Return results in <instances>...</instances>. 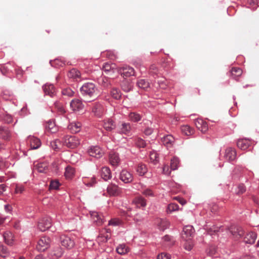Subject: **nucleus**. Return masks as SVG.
I'll list each match as a JSON object with an SVG mask.
<instances>
[{
    "instance_id": "f257e3e1",
    "label": "nucleus",
    "mask_w": 259,
    "mask_h": 259,
    "mask_svg": "<svg viewBox=\"0 0 259 259\" xmlns=\"http://www.w3.org/2000/svg\"><path fill=\"white\" fill-rule=\"evenodd\" d=\"M80 92L83 97L89 102L96 99L98 96V91L93 83H84L80 88Z\"/></svg>"
},
{
    "instance_id": "f03ea898",
    "label": "nucleus",
    "mask_w": 259,
    "mask_h": 259,
    "mask_svg": "<svg viewBox=\"0 0 259 259\" xmlns=\"http://www.w3.org/2000/svg\"><path fill=\"white\" fill-rule=\"evenodd\" d=\"M64 145L70 148H75L80 144L79 138L74 136H66L64 138Z\"/></svg>"
},
{
    "instance_id": "7ed1b4c3",
    "label": "nucleus",
    "mask_w": 259,
    "mask_h": 259,
    "mask_svg": "<svg viewBox=\"0 0 259 259\" xmlns=\"http://www.w3.org/2000/svg\"><path fill=\"white\" fill-rule=\"evenodd\" d=\"M51 240L49 237H42L38 241L36 249L38 251L42 252L47 249L50 245Z\"/></svg>"
},
{
    "instance_id": "20e7f679",
    "label": "nucleus",
    "mask_w": 259,
    "mask_h": 259,
    "mask_svg": "<svg viewBox=\"0 0 259 259\" xmlns=\"http://www.w3.org/2000/svg\"><path fill=\"white\" fill-rule=\"evenodd\" d=\"M52 225V221L51 218L49 217L43 218L39 220L38 222V229L42 231H45L49 229Z\"/></svg>"
},
{
    "instance_id": "39448f33",
    "label": "nucleus",
    "mask_w": 259,
    "mask_h": 259,
    "mask_svg": "<svg viewBox=\"0 0 259 259\" xmlns=\"http://www.w3.org/2000/svg\"><path fill=\"white\" fill-rule=\"evenodd\" d=\"M60 241L62 245L68 249L72 248L75 245L73 240L71 239L69 237L65 235L61 236Z\"/></svg>"
},
{
    "instance_id": "423d86ee",
    "label": "nucleus",
    "mask_w": 259,
    "mask_h": 259,
    "mask_svg": "<svg viewBox=\"0 0 259 259\" xmlns=\"http://www.w3.org/2000/svg\"><path fill=\"white\" fill-rule=\"evenodd\" d=\"M230 231L234 239L236 240L242 237L244 233L242 228L238 226H231Z\"/></svg>"
},
{
    "instance_id": "0eeeda50",
    "label": "nucleus",
    "mask_w": 259,
    "mask_h": 259,
    "mask_svg": "<svg viewBox=\"0 0 259 259\" xmlns=\"http://www.w3.org/2000/svg\"><path fill=\"white\" fill-rule=\"evenodd\" d=\"M196 127L202 133H206L208 130L207 123L201 118H197L194 121Z\"/></svg>"
},
{
    "instance_id": "6e6552de",
    "label": "nucleus",
    "mask_w": 259,
    "mask_h": 259,
    "mask_svg": "<svg viewBox=\"0 0 259 259\" xmlns=\"http://www.w3.org/2000/svg\"><path fill=\"white\" fill-rule=\"evenodd\" d=\"M194 233V229L192 226H186L183 228L182 234L183 239L191 238Z\"/></svg>"
},
{
    "instance_id": "1a4fd4ad",
    "label": "nucleus",
    "mask_w": 259,
    "mask_h": 259,
    "mask_svg": "<svg viewBox=\"0 0 259 259\" xmlns=\"http://www.w3.org/2000/svg\"><path fill=\"white\" fill-rule=\"evenodd\" d=\"M88 153L91 156L100 158L102 156L103 152L98 146H93L88 150Z\"/></svg>"
},
{
    "instance_id": "9d476101",
    "label": "nucleus",
    "mask_w": 259,
    "mask_h": 259,
    "mask_svg": "<svg viewBox=\"0 0 259 259\" xmlns=\"http://www.w3.org/2000/svg\"><path fill=\"white\" fill-rule=\"evenodd\" d=\"M175 141L174 137L171 135H167L161 138V142L167 148L172 147Z\"/></svg>"
},
{
    "instance_id": "9b49d317",
    "label": "nucleus",
    "mask_w": 259,
    "mask_h": 259,
    "mask_svg": "<svg viewBox=\"0 0 259 259\" xmlns=\"http://www.w3.org/2000/svg\"><path fill=\"white\" fill-rule=\"evenodd\" d=\"M120 180L125 183H131L133 180L132 174L126 170H122L120 175Z\"/></svg>"
},
{
    "instance_id": "f8f14e48",
    "label": "nucleus",
    "mask_w": 259,
    "mask_h": 259,
    "mask_svg": "<svg viewBox=\"0 0 259 259\" xmlns=\"http://www.w3.org/2000/svg\"><path fill=\"white\" fill-rule=\"evenodd\" d=\"M257 234L253 232L247 233L243 237V242L246 244H251L254 243Z\"/></svg>"
},
{
    "instance_id": "ddd939ff",
    "label": "nucleus",
    "mask_w": 259,
    "mask_h": 259,
    "mask_svg": "<svg viewBox=\"0 0 259 259\" xmlns=\"http://www.w3.org/2000/svg\"><path fill=\"white\" fill-rule=\"evenodd\" d=\"M27 141L30 144L31 149H36L41 145L40 140L36 137L29 136L28 138Z\"/></svg>"
},
{
    "instance_id": "4468645a",
    "label": "nucleus",
    "mask_w": 259,
    "mask_h": 259,
    "mask_svg": "<svg viewBox=\"0 0 259 259\" xmlns=\"http://www.w3.org/2000/svg\"><path fill=\"white\" fill-rule=\"evenodd\" d=\"M120 72L124 77H126L134 75L135 74L134 68L128 66H124L121 68Z\"/></svg>"
},
{
    "instance_id": "2eb2a0df",
    "label": "nucleus",
    "mask_w": 259,
    "mask_h": 259,
    "mask_svg": "<svg viewBox=\"0 0 259 259\" xmlns=\"http://www.w3.org/2000/svg\"><path fill=\"white\" fill-rule=\"evenodd\" d=\"M103 126L105 130L111 131L116 127V124L112 119L108 118L103 120Z\"/></svg>"
},
{
    "instance_id": "dca6fc26",
    "label": "nucleus",
    "mask_w": 259,
    "mask_h": 259,
    "mask_svg": "<svg viewBox=\"0 0 259 259\" xmlns=\"http://www.w3.org/2000/svg\"><path fill=\"white\" fill-rule=\"evenodd\" d=\"M92 112L97 117H101L104 113V108L100 103H96L92 108Z\"/></svg>"
},
{
    "instance_id": "f3484780",
    "label": "nucleus",
    "mask_w": 259,
    "mask_h": 259,
    "mask_svg": "<svg viewBox=\"0 0 259 259\" xmlns=\"http://www.w3.org/2000/svg\"><path fill=\"white\" fill-rule=\"evenodd\" d=\"M70 107L74 111H80L83 109V105L80 100L74 99L71 102Z\"/></svg>"
},
{
    "instance_id": "a211bd4d",
    "label": "nucleus",
    "mask_w": 259,
    "mask_h": 259,
    "mask_svg": "<svg viewBox=\"0 0 259 259\" xmlns=\"http://www.w3.org/2000/svg\"><path fill=\"white\" fill-rule=\"evenodd\" d=\"M132 130L130 123L122 122L119 126V133L120 134L129 135Z\"/></svg>"
},
{
    "instance_id": "6ab92c4d",
    "label": "nucleus",
    "mask_w": 259,
    "mask_h": 259,
    "mask_svg": "<svg viewBox=\"0 0 259 259\" xmlns=\"http://www.w3.org/2000/svg\"><path fill=\"white\" fill-rule=\"evenodd\" d=\"M68 76L69 78H72L76 81H80L82 78L80 72L76 69H71L68 73Z\"/></svg>"
},
{
    "instance_id": "aec40b11",
    "label": "nucleus",
    "mask_w": 259,
    "mask_h": 259,
    "mask_svg": "<svg viewBox=\"0 0 259 259\" xmlns=\"http://www.w3.org/2000/svg\"><path fill=\"white\" fill-rule=\"evenodd\" d=\"M107 191L110 196H116L120 193V189L115 184L109 185L107 188Z\"/></svg>"
},
{
    "instance_id": "412c9836",
    "label": "nucleus",
    "mask_w": 259,
    "mask_h": 259,
    "mask_svg": "<svg viewBox=\"0 0 259 259\" xmlns=\"http://www.w3.org/2000/svg\"><path fill=\"white\" fill-rule=\"evenodd\" d=\"M44 91L46 94L53 97L56 94V91L53 84H46L44 87Z\"/></svg>"
},
{
    "instance_id": "4be33fe9",
    "label": "nucleus",
    "mask_w": 259,
    "mask_h": 259,
    "mask_svg": "<svg viewBox=\"0 0 259 259\" xmlns=\"http://www.w3.org/2000/svg\"><path fill=\"white\" fill-rule=\"evenodd\" d=\"M250 144L251 142L246 139L239 140L237 143L238 147L243 150L247 149Z\"/></svg>"
},
{
    "instance_id": "5701e85b",
    "label": "nucleus",
    "mask_w": 259,
    "mask_h": 259,
    "mask_svg": "<svg viewBox=\"0 0 259 259\" xmlns=\"http://www.w3.org/2000/svg\"><path fill=\"white\" fill-rule=\"evenodd\" d=\"M90 214L94 222L97 225H101L103 224V220L102 218V216L101 214H99L96 211H91L90 212Z\"/></svg>"
},
{
    "instance_id": "b1692460",
    "label": "nucleus",
    "mask_w": 259,
    "mask_h": 259,
    "mask_svg": "<svg viewBox=\"0 0 259 259\" xmlns=\"http://www.w3.org/2000/svg\"><path fill=\"white\" fill-rule=\"evenodd\" d=\"M236 156V152L234 149L231 148H229L226 149L225 152V157L227 160L229 161H233L235 160Z\"/></svg>"
},
{
    "instance_id": "393cba45",
    "label": "nucleus",
    "mask_w": 259,
    "mask_h": 259,
    "mask_svg": "<svg viewBox=\"0 0 259 259\" xmlns=\"http://www.w3.org/2000/svg\"><path fill=\"white\" fill-rule=\"evenodd\" d=\"M48 164L47 162H40L34 164V169L39 172H46L48 169Z\"/></svg>"
},
{
    "instance_id": "a878e982",
    "label": "nucleus",
    "mask_w": 259,
    "mask_h": 259,
    "mask_svg": "<svg viewBox=\"0 0 259 259\" xmlns=\"http://www.w3.org/2000/svg\"><path fill=\"white\" fill-rule=\"evenodd\" d=\"M54 111L57 112L59 115H62L66 112L63 105L59 102H56L54 103Z\"/></svg>"
},
{
    "instance_id": "bb28decb",
    "label": "nucleus",
    "mask_w": 259,
    "mask_h": 259,
    "mask_svg": "<svg viewBox=\"0 0 259 259\" xmlns=\"http://www.w3.org/2000/svg\"><path fill=\"white\" fill-rule=\"evenodd\" d=\"M133 202L139 208L144 207L146 205V200L141 196L135 198L133 200Z\"/></svg>"
},
{
    "instance_id": "cd10ccee",
    "label": "nucleus",
    "mask_w": 259,
    "mask_h": 259,
    "mask_svg": "<svg viewBox=\"0 0 259 259\" xmlns=\"http://www.w3.org/2000/svg\"><path fill=\"white\" fill-rule=\"evenodd\" d=\"M81 124L80 122H73L71 123L68 126V129L72 132L76 133L80 131Z\"/></svg>"
},
{
    "instance_id": "c85d7f7f",
    "label": "nucleus",
    "mask_w": 259,
    "mask_h": 259,
    "mask_svg": "<svg viewBox=\"0 0 259 259\" xmlns=\"http://www.w3.org/2000/svg\"><path fill=\"white\" fill-rule=\"evenodd\" d=\"M101 176L105 181L110 179L111 178L110 169L107 167H103L101 169Z\"/></svg>"
},
{
    "instance_id": "c756f323",
    "label": "nucleus",
    "mask_w": 259,
    "mask_h": 259,
    "mask_svg": "<svg viewBox=\"0 0 259 259\" xmlns=\"http://www.w3.org/2000/svg\"><path fill=\"white\" fill-rule=\"evenodd\" d=\"M109 160L112 165H117L119 161L118 154L114 152L111 153L109 155Z\"/></svg>"
},
{
    "instance_id": "7c9ffc66",
    "label": "nucleus",
    "mask_w": 259,
    "mask_h": 259,
    "mask_svg": "<svg viewBox=\"0 0 259 259\" xmlns=\"http://www.w3.org/2000/svg\"><path fill=\"white\" fill-rule=\"evenodd\" d=\"M46 128L51 133H54L57 131V127L53 121H49L46 124Z\"/></svg>"
},
{
    "instance_id": "2f4dec72",
    "label": "nucleus",
    "mask_w": 259,
    "mask_h": 259,
    "mask_svg": "<svg viewBox=\"0 0 259 259\" xmlns=\"http://www.w3.org/2000/svg\"><path fill=\"white\" fill-rule=\"evenodd\" d=\"M63 253L62 249L60 246L54 248L51 252V255L56 258L60 257Z\"/></svg>"
},
{
    "instance_id": "473e14b6",
    "label": "nucleus",
    "mask_w": 259,
    "mask_h": 259,
    "mask_svg": "<svg viewBox=\"0 0 259 259\" xmlns=\"http://www.w3.org/2000/svg\"><path fill=\"white\" fill-rule=\"evenodd\" d=\"M184 243L183 244V247L185 250L190 251L194 245L193 242L191 238H188L186 239H183Z\"/></svg>"
},
{
    "instance_id": "72a5a7b5",
    "label": "nucleus",
    "mask_w": 259,
    "mask_h": 259,
    "mask_svg": "<svg viewBox=\"0 0 259 259\" xmlns=\"http://www.w3.org/2000/svg\"><path fill=\"white\" fill-rule=\"evenodd\" d=\"M4 238L5 242L8 245H12L13 241V235L10 232H6L4 234Z\"/></svg>"
},
{
    "instance_id": "f704fd0d",
    "label": "nucleus",
    "mask_w": 259,
    "mask_h": 259,
    "mask_svg": "<svg viewBox=\"0 0 259 259\" xmlns=\"http://www.w3.org/2000/svg\"><path fill=\"white\" fill-rule=\"evenodd\" d=\"M182 132L186 136L192 135L194 133V130L188 125L181 126Z\"/></svg>"
},
{
    "instance_id": "c9c22d12",
    "label": "nucleus",
    "mask_w": 259,
    "mask_h": 259,
    "mask_svg": "<svg viewBox=\"0 0 259 259\" xmlns=\"http://www.w3.org/2000/svg\"><path fill=\"white\" fill-rule=\"evenodd\" d=\"M0 135L2 138L7 140L9 138L10 133L7 128L0 126Z\"/></svg>"
},
{
    "instance_id": "e433bc0d",
    "label": "nucleus",
    "mask_w": 259,
    "mask_h": 259,
    "mask_svg": "<svg viewBox=\"0 0 259 259\" xmlns=\"http://www.w3.org/2000/svg\"><path fill=\"white\" fill-rule=\"evenodd\" d=\"M147 171V168L144 164H139L137 168V172L140 176H144Z\"/></svg>"
},
{
    "instance_id": "4c0bfd02",
    "label": "nucleus",
    "mask_w": 259,
    "mask_h": 259,
    "mask_svg": "<svg viewBox=\"0 0 259 259\" xmlns=\"http://www.w3.org/2000/svg\"><path fill=\"white\" fill-rule=\"evenodd\" d=\"M116 251L120 254H124L129 251V248L125 244H120L116 248Z\"/></svg>"
},
{
    "instance_id": "58836bf2",
    "label": "nucleus",
    "mask_w": 259,
    "mask_h": 259,
    "mask_svg": "<svg viewBox=\"0 0 259 259\" xmlns=\"http://www.w3.org/2000/svg\"><path fill=\"white\" fill-rule=\"evenodd\" d=\"M157 225L159 229L163 231L168 227L169 223L165 220L159 219L157 220Z\"/></svg>"
},
{
    "instance_id": "ea45409f",
    "label": "nucleus",
    "mask_w": 259,
    "mask_h": 259,
    "mask_svg": "<svg viewBox=\"0 0 259 259\" xmlns=\"http://www.w3.org/2000/svg\"><path fill=\"white\" fill-rule=\"evenodd\" d=\"M232 76L236 79V78L241 76L242 73V70L239 68L233 67L231 71Z\"/></svg>"
},
{
    "instance_id": "a19ab883",
    "label": "nucleus",
    "mask_w": 259,
    "mask_h": 259,
    "mask_svg": "<svg viewBox=\"0 0 259 259\" xmlns=\"http://www.w3.org/2000/svg\"><path fill=\"white\" fill-rule=\"evenodd\" d=\"M138 86L143 89H146L150 86L149 82L146 81L145 79H141L137 81Z\"/></svg>"
},
{
    "instance_id": "79ce46f5",
    "label": "nucleus",
    "mask_w": 259,
    "mask_h": 259,
    "mask_svg": "<svg viewBox=\"0 0 259 259\" xmlns=\"http://www.w3.org/2000/svg\"><path fill=\"white\" fill-rule=\"evenodd\" d=\"M130 120L133 122H138L141 119V116L136 112H131L128 115Z\"/></svg>"
},
{
    "instance_id": "37998d69",
    "label": "nucleus",
    "mask_w": 259,
    "mask_h": 259,
    "mask_svg": "<svg viewBox=\"0 0 259 259\" xmlns=\"http://www.w3.org/2000/svg\"><path fill=\"white\" fill-rule=\"evenodd\" d=\"M75 170L71 166H67L66 168L65 176L67 179H71L74 175Z\"/></svg>"
},
{
    "instance_id": "c03bdc74",
    "label": "nucleus",
    "mask_w": 259,
    "mask_h": 259,
    "mask_svg": "<svg viewBox=\"0 0 259 259\" xmlns=\"http://www.w3.org/2000/svg\"><path fill=\"white\" fill-rule=\"evenodd\" d=\"M99 83L103 87H107L110 84V80L105 76H101L99 79Z\"/></svg>"
},
{
    "instance_id": "a18cd8bd",
    "label": "nucleus",
    "mask_w": 259,
    "mask_h": 259,
    "mask_svg": "<svg viewBox=\"0 0 259 259\" xmlns=\"http://www.w3.org/2000/svg\"><path fill=\"white\" fill-rule=\"evenodd\" d=\"M50 146L55 151H58L60 149L61 146V142L59 140H55L50 142Z\"/></svg>"
},
{
    "instance_id": "49530a36",
    "label": "nucleus",
    "mask_w": 259,
    "mask_h": 259,
    "mask_svg": "<svg viewBox=\"0 0 259 259\" xmlns=\"http://www.w3.org/2000/svg\"><path fill=\"white\" fill-rule=\"evenodd\" d=\"M180 161L178 158L174 157L171 159L170 168L172 170H176L178 168Z\"/></svg>"
},
{
    "instance_id": "de8ad7c7",
    "label": "nucleus",
    "mask_w": 259,
    "mask_h": 259,
    "mask_svg": "<svg viewBox=\"0 0 259 259\" xmlns=\"http://www.w3.org/2000/svg\"><path fill=\"white\" fill-rule=\"evenodd\" d=\"M112 97L115 99H119L121 97L120 92L117 89H113L111 92Z\"/></svg>"
},
{
    "instance_id": "09e8293b",
    "label": "nucleus",
    "mask_w": 259,
    "mask_h": 259,
    "mask_svg": "<svg viewBox=\"0 0 259 259\" xmlns=\"http://www.w3.org/2000/svg\"><path fill=\"white\" fill-rule=\"evenodd\" d=\"M135 144L139 148H144L146 145L145 141L140 138H137L135 139Z\"/></svg>"
},
{
    "instance_id": "8fccbe9b",
    "label": "nucleus",
    "mask_w": 259,
    "mask_h": 259,
    "mask_svg": "<svg viewBox=\"0 0 259 259\" xmlns=\"http://www.w3.org/2000/svg\"><path fill=\"white\" fill-rule=\"evenodd\" d=\"M8 255L9 253L7 247L3 245L0 246V256L3 257H6Z\"/></svg>"
},
{
    "instance_id": "3c124183",
    "label": "nucleus",
    "mask_w": 259,
    "mask_h": 259,
    "mask_svg": "<svg viewBox=\"0 0 259 259\" xmlns=\"http://www.w3.org/2000/svg\"><path fill=\"white\" fill-rule=\"evenodd\" d=\"M121 221L118 219H113L111 220L108 223L109 225H111L113 226H119L121 224Z\"/></svg>"
},
{
    "instance_id": "603ef678",
    "label": "nucleus",
    "mask_w": 259,
    "mask_h": 259,
    "mask_svg": "<svg viewBox=\"0 0 259 259\" xmlns=\"http://www.w3.org/2000/svg\"><path fill=\"white\" fill-rule=\"evenodd\" d=\"M178 205L175 203H170L167 206V211H168L170 212L178 210Z\"/></svg>"
},
{
    "instance_id": "864d4df0",
    "label": "nucleus",
    "mask_w": 259,
    "mask_h": 259,
    "mask_svg": "<svg viewBox=\"0 0 259 259\" xmlns=\"http://www.w3.org/2000/svg\"><path fill=\"white\" fill-rule=\"evenodd\" d=\"M62 93L64 96L71 97L74 94V92L70 88H66L62 91Z\"/></svg>"
},
{
    "instance_id": "5fc2aeb1",
    "label": "nucleus",
    "mask_w": 259,
    "mask_h": 259,
    "mask_svg": "<svg viewBox=\"0 0 259 259\" xmlns=\"http://www.w3.org/2000/svg\"><path fill=\"white\" fill-rule=\"evenodd\" d=\"M59 183L58 181L54 180L51 181L50 184V189H57L59 188Z\"/></svg>"
},
{
    "instance_id": "6e6d98bb",
    "label": "nucleus",
    "mask_w": 259,
    "mask_h": 259,
    "mask_svg": "<svg viewBox=\"0 0 259 259\" xmlns=\"http://www.w3.org/2000/svg\"><path fill=\"white\" fill-rule=\"evenodd\" d=\"M246 191L245 187L243 184H239L237 187V191L236 193L237 194H242Z\"/></svg>"
},
{
    "instance_id": "4d7b16f0",
    "label": "nucleus",
    "mask_w": 259,
    "mask_h": 259,
    "mask_svg": "<svg viewBox=\"0 0 259 259\" xmlns=\"http://www.w3.org/2000/svg\"><path fill=\"white\" fill-rule=\"evenodd\" d=\"M220 228H219L218 227L213 226L212 228H210L207 230V232L209 235H212L214 233L218 232Z\"/></svg>"
},
{
    "instance_id": "13d9d810",
    "label": "nucleus",
    "mask_w": 259,
    "mask_h": 259,
    "mask_svg": "<svg viewBox=\"0 0 259 259\" xmlns=\"http://www.w3.org/2000/svg\"><path fill=\"white\" fill-rule=\"evenodd\" d=\"M217 248L214 246H210L207 250V253L210 256H213L215 254Z\"/></svg>"
},
{
    "instance_id": "bf43d9fd",
    "label": "nucleus",
    "mask_w": 259,
    "mask_h": 259,
    "mask_svg": "<svg viewBox=\"0 0 259 259\" xmlns=\"http://www.w3.org/2000/svg\"><path fill=\"white\" fill-rule=\"evenodd\" d=\"M163 239L164 241H165V242L167 243L166 245L167 246H171V245H173L174 241H171V238L170 236L165 235V236H164Z\"/></svg>"
},
{
    "instance_id": "052dcab7",
    "label": "nucleus",
    "mask_w": 259,
    "mask_h": 259,
    "mask_svg": "<svg viewBox=\"0 0 259 259\" xmlns=\"http://www.w3.org/2000/svg\"><path fill=\"white\" fill-rule=\"evenodd\" d=\"M142 193L146 197L154 196L153 191L150 189H146L144 190Z\"/></svg>"
},
{
    "instance_id": "680f3d73",
    "label": "nucleus",
    "mask_w": 259,
    "mask_h": 259,
    "mask_svg": "<svg viewBox=\"0 0 259 259\" xmlns=\"http://www.w3.org/2000/svg\"><path fill=\"white\" fill-rule=\"evenodd\" d=\"M157 259H170V255L165 252H162L157 256Z\"/></svg>"
},
{
    "instance_id": "e2e57ef3",
    "label": "nucleus",
    "mask_w": 259,
    "mask_h": 259,
    "mask_svg": "<svg viewBox=\"0 0 259 259\" xmlns=\"http://www.w3.org/2000/svg\"><path fill=\"white\" fill-rule=\"evenodd\" d=\"M15 72H16V77L18 78H20L22 76L23 71L18 66H17L15 68Z\"/></svg>"
},
{
    "instance_id": "0e129e2a",
    "label": "nucleus",
    "mask_w": 259,
    "mask_h": 259,
    "mask_svg": "<svg viewBox=\"0 0 259 259\" xmlns=\"http://www.w3.org/2000/svg\"><path fill=\"white\" fill-rule=\"evenodd\" d=\"M121 87L122 90L126 92H129L131 90V86L127 82L123 83L121 85Z\"/></svg>"
},
{
    "instance_id": "69168bd1",
    "label": "nucleus",
    "mask_w": 259,
    "mask_h": 259,
    "mask_svg": "<svg viewBox=\"0 0 259 259\" xmlns=\"http://www.w3.org/2000/svg\"><path fill=\"white\" fill-rule=\"evenodd\" d=\"M24 191V188L21 185H17L15 188V193H22Z\"/></svg>"
},
{
    "instance_id": "338daca9",
    "label": "nucleus",
    "mask_w": 259,
    "mask_h": 259,
    "mask_svg": "<svg viewBox=\"0 0 259 259\" xmlns=\"http://www.w3.org/2000/svg\"><path fill=\"white\" fill-rule=\"evenodd\" d=\"M113 67L109 63H106L103 67V69L105 72H109L112 69Z\"/></svg>"
},
{
    "instance_id": "774afa93",
    "label": "nucleus",
    "mask_w": 259,
    "mask_h": 259,
    "mask_svg": "<svg viewBox=\"0 0 259 259\" xmlns=\"http://www.w3.org/2000/svg\"><path fill=\"white\" fill-rule=\"evenodd\" d=\"M4 121L7 123H10L13 121V118L10 115H6L4 118Z\"/></svg>"
}]
</instances>
